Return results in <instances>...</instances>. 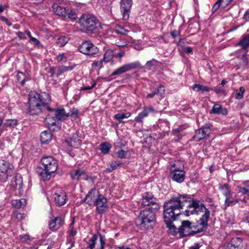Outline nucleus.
Returning a JSON list of instances; mask_svg holds the SVG:
<instances>
[{
    "label": "nucleus",
    "instance_id": "ddd939ff",
    "mask_svg": "<svg viewBox=\"0 0 249 249\" xmlns=\"http://www.w3.org/2000/svg\"><path fill=\"white\" fill-rule=\"evenodd\" d=\"M180 163L181 164L178 167L172 170V180L178 183L183 182L185 178L184 164Z\"/></svg>",
    "mask_w": 249,
    "mask_h": 249
},
{
    "label": "nucleus",
    "instance_id": "2f4dec72",
    "mask_svg": "<svg viewBox=\"0 0 249 249\" xmlns=\"http://www.w3.org/2000/svg\"><path fill=\"white\" fill-rule=\"evenodd\" d=\"M183 130V128L182 126H179L178 128L172 130V136H174L172 140H174L175 142H178L180 141L182 137V135L180 132L182 131Z\"/></svg>",
    "mask_w": 249,
    "mask_h": 249
},
{
    "label": "nucleus",
    "instance_id": "864d4df0",
    "mask_svg": "<svg viewBox=\"0 0 249 249\" xmlns=\"http://www.w3.org/2000/svg\"><path fill=\"white\" fill-rule=\"evenodd\" d=\"M239 202L238 199H235L233 200H230V199L228 200V201L226 202V200H225V206L226 207H228L230 206H232L235 205L236 204L238 203Z\"/></svg>",
    "mask_w": 249,
    "mask_h": 249
},
{
    "label": "nucleus",
    "instance_id": "bb28decb",
    "mask_svg": "<svg viewBox=\"0 0 249 249\" xmlns=\"http://www.w3.org/2000/svg\"><path fill=\"white\" fill-rule=\"evenodd\" d=\"M211 114H222L226 115L228 114L227 109L225 107H222L219 104H215L210 112Z\"/></svg>",
    "mask_w": 249,
    "mask_h": 249
},
{
    "label": "nucleus",
    "instance_id": "f257e3e1",
    "mask_svg": "<svg viewBox=\"0 0 249 249\" xmlns=\"http://www.w3.org/2000/svg\"><path fill=\"white\" fill-rule=\"evenodd\" d=\"M51 100L50 95L46 92L39 93L31 91L28 94V111L32 115H38L46 110L52 111L57 121L68 118L67 113L64 108L52 109L49 107Z\"/></svg>",
    "mask_w": 249,
    "mask_h": 249
},
{
    "label": "nucleus",
    "instance_id": "2eb2a0df",
    "mask_svg": "<svg viewBox=\"0 0 249 249\" xmlns=\"http://www.w3.org/2000/svg\"><path fill=\"white\" fill-rule=\"evenodd\" d=\"M78 49L80 52L87 55H92L98 51V48L89 41L83 42Z\"/></svg>",
    "mask_w": 249,
    "mask_h": 249
},
{
    "label": "nucleus",
    "instance_id": "ea45409f",
    "mask_svg": "<svg viewBox=\"0 0 249 249\" xmlns=\"http://www.w3.org/2000/svg\"><path fill=\"white\" fill-rule=\"evenodd\" d=\"M158 87L157 91L153 92L152 93H149L147 95V98H153L155 95H158L159 94L161 95L163 93L164 91V89L163 86H159L157 85Z\"/></svg>",
    "mask_w": 249,
    "mask_h": 249
},
{
    "label": "nucleus",
    "instance_id": "3c124183",
    "mask_svg": "<svg viewBox=\"0 0 249 249\" xmlns=\"http://www.w3.org/2000/svg\"><path fill=\"white\" fill-rule=\"evenodd\" d=\"M114 31L116 33L122 35H126L128 32L127 30L119 25L115 26Z\"/></svg>",
    "mask_w": 249,
    "mask_h": 249
},
{
    "label": "nucleus",
    "instance_id": "5701e85b",
    "mask_svg": "<svg viewBox=\"0 0 249 249\" xmlns=\"http://www.w3.org/2000/svg\"><path fill=\"white\" fill-rule=\"evenodd\" d=\"M11 185L15 189L20 191L22 189L23 180L20 175L18 174L14 176L11 181Z\"/></svg>",
    "mask_w": 249,
    "mask_h": 249
},
{
    "label": "nucleus",
    "instance_id": "c85d7f7f",
    "mask_svg": "<svg viewBox=\"0 0 249 249\" xmlns=\"http://www.w3.org/2000/svg\"><path fill=\"white\" fill-rule=\"evenodd\" d=\"M52 139V135L49 131L45 130L40 134V141L42 143H48Z\"/></svg>",
    "mask_w": 249,
    "mask_h": 249
},
{
    "label": "nucleus",
    "instance_id": "423d86ee",
    "mask_svg": "<svg viewBox=\"0 0 249 249\" xmlns=\"http://www.w3.org/2000/svg\"><path fill=\"white\" fill-rule=\"evenodd\" d=\"M208 216L205 214L201 215L199 220L196 222H192V230L189 231L187 235L193 236L205 231L208 227Z\"/></svg>",
    "mask_w": 249,
    "mask_h": 249
},
{
    "label": "nucleus",
    "instance_id": "a211bd4d",
    "mask_svg": "<svg viewBox=\"0 0 249 249\" xmlns=\"http://www.w3.org/2000/svg\"><path fill=\"white\" fill-rule=\"evenodd\" d=\"M192 200L193 207L196 209V214H199L201 213H204L202 215H204L206 214L208 216V219H209L210 216V211L206 208L205 205L202 203H200V201L196 199H194Z\"/></svg>",
    "mask_w": 249,
    "mask_h": 249
},
{
    "label": "nucleus",
    "instance_id": "20e7f679",
    "mask_svg": "<svg viewBox=\"0 0 249 249\" xmlns=\"http://www.w3.org/2000/svg\"><path fill=\"white\" fill-rule=\"evenodd\" d=\"M136 225L142 229L150 230L156 224V214L149 209L141 211L135 220Z\"/></svg>",
    "mask_w": 249,
    "mask_h": 249
},
{
    "label": "nucleus",
    "instance_id": "5fc2aeb1",
    "mask_svg": "<svg viewBox=\"0 0 249 249\" xmlns=\"http://www.w3.org/2000/svg\"><path fill=\"white\" fill-rule=\"evenodd\" d=\"M174 43H176L178 46L180 47L181 48H183L185 43H186V40L184 38H179V39L178 41H174Z\"/></svg>",
    "mask_w": 249,
    "mask_h": 249
},
{
    "label": "nucleus",
    "instance_id": "774afa93",
    "mask_svg": "<svg viewBox=\"0 0 249 249\" xmlns=\"http://www.w3.org/2000/svg\"><path fill=\"white\" fill-rule=\"evenodd\" d=\"M222 249H234L231 246L226 243L222 247Z\"/></svg>",
    "mask_w": 249,
    "mask_h": 249
},
{
    "label": "nucleus",
    "instance_id": "9d476101",
    "mask_svg": "<svg viewBox=\"0 0 249 249\" xmlns=\"http://www.w3.org/2000/svg\"><path fill=\"white\" fill-rule=\"evenodd\" d=\"M52 198L55 204L59 207L65 205L68 199L66 192L61 189H58L55 191Z\"/></svg>",
    "mask_w": 249,
    "mask_h": 249
},
{
    "label": "nucleus",
    "instance_id": "a878e982",
    "mask_svg": "<svg viewBox=\"0 0 249 249\" xmlns=\"http://www.w3.org/2000/svg\"><path fill=\"white\" fill-rule=\"evenodd\" d=\"M227 243L234 249H243L244 246L242 239L238 237L232 238L230 242Z\"/></svg>",
    "mask_w": 249,
    "mask_h": 249
},
{
    "label": "nucleus",
    "instance_id": "b1692460",
    "mask_svg": "<svg viewBox=\"0 0 249 249\" xmlns=\"http://www.w3.org/2000/svg\"><path fill=\"white\" fill-rule=\"evenodd\" d=\"M219 189L221 191H224L223 194L225 196L226 202L228 201V199L232 198V193L231 187L228 183H225L223 185L219 184Z\"/></svg>",
    "mask_w": 249,
    "mask_h": 249
},
{
    "label": "nucleus",
    "instance_id": "13d9d810",
    "mask_svg": "<svg viewBox=\"0 0 249 249\" xmlns=\"http://www.w3.org/2000/svg\"><path fill=\"white\" fill-rule=\"evenodd\" d=\"M221 2L222 1L220 0H217L212 7V11L213 13L215 12L219 8Z\"/></svg>",
    "mask_w": 249,
    "mask_h": 249
},
{
    "label": "nucleus",
    "instance_id": "6ab92c4d",
    "mask_svg": "<svg viewBox=\"0 0 249 249\" xmlns=\"http://www.w3.org/2000/svg\"><path fill=\"white\" fill-rule=\"evenodd\" d=\"M155 110L152 106L144 107L142 111L140 112L135 118V121L138 123H142L144 118L147 117L150 113H154Z\"/></svg>",
    "mask_w": 249,
    "mask_h": 249
},
{
    "label": "nucleus",
    "instance_id": "39448f33",
    "mask_svg": "<svg viewBox=\"0 0 249 249\" xmlns=\"http://www.w3.org/2000/svg\"><path fill=\"white\" fill-rule=\"evenodd\" d=\"M79 23L86 32H91L97 28V20L93 15L83 14L79 19Z\"/></svg>",
    "mask_w": 249,
    "mask_h": 249
},
{
    "label": "nucleus",
    "instance_id": "412c9836",
    "mask_svg": "<svg viewBox=\"0 0 249 249\" xmlns=\"http://www.w3.org/2000/svg\"><path fill=\"white\" fill-rule=\"evenodd\" d=\"M152 193L146 192L142 194L141 204L144 206H149L153 201H157Z\"/></svg>",
    "mask_w": 249,
    "mask_h": 249
},
{
    "label": "nucleus",
    "instance_id": "0e129e2a",
    "mask_svg": "<svg viewBox=\"0 0 249 249\" xmlns=\"http://www.w3.org/2000/svg\"><path fill=\"white\" fill-rule=\"evenodd\" d=\"M1 19L2 21L5 22L9 26H10L12 25L11 22H10L7 18H6L4 17H2L1 18Z\"/></svg>",
    "mask_w": 249,
    "mask_h": 249
},
{
    "label": "nucleus",
    "instance_id": "c03bdc74",
    "mask_svg": "<svg viewBox=\"0 0 249 249\" xmlns=\"http://www.w3.org/2000/svg\"><path fill=\"white\" fill-rule=\"evenodd\" d=\"M18 124V121L16 119H7L3 123V126L4 127H14Z\"/></svg>",
    "mask_w": 249,
    "mask_h": 249
},
{
    "label": "nucleus",
    "instance_id": "9b49d317",
    "mask_svg": "<svg viewBox=\"0 0 249 249\" xmlns=\"http://www.w3.org/2000/svg\"><path fill=\"white\" fill-rule=\"evenodd\" d=\"M163 219L169 230H171V199L166 200L163 204Z\"/></svg>",
    "mask_w": 249,
    "mask_h": 249
},
{
    "label": "nucleus",
    "instance_id": "58836bf2",
    "mask_svg": "<svg viewBox=\"0 0 249 249\" xmlns=\"http://www.w3.org/2000/svg\"><path fill=\"white\" fill-rule=\"evenodd\" d=\"M122 162L120 161H112L109 162V167L106 169L108 172H111L117 168V167L121 164Z\"/></svg>",
    "mask_w": 249,
    "mask_h": 249
},
{
    "label": "nucleus",
    "instance_id": "8fccbe9b",
    "mask_svg": "<svg viewBox=\"0 0 249 249\" xmlns=\"http://www.w3.org/2000/svg\"><path fill=\"white\" fill-rule=\"evenodd\" d=\"M245 91V89L243 87H241L239 89L236 90L235 94V99L240 100L243 98V94Z\"/></svg>",
    "mask_w": 249,
    "mask_h": 249
},
{
    "label": "nucleus",
    "instance_id": "f3484780",
    "mask_svg": "<svg viewBox=\"0 0 249 249\" xmlns=\"http://www.w3.org/2000/svg\"><path fill=\"white\" fill-rule=\"evenodd\" d=\"M185 229H188L189 231L192 230V222L189 220H182L181 221V225L178 228H177L176 226L172 223V231L175 232H179L182 237L188 235L187 233L186 234H184Z\"/></svg>",
    "mask_w": 249,
    "mask_h": 249
},
{
    "label": "nucleus",
    "instance_id": "4d7b16f0",
    "mask_svg": "<svg viewBox=\"0 0 249 249\" xmlns=\"http://www.w3.org/2000/svg\"><path fill=\"white\" fill-rule=\"evenodd\" d=\"M104 61L103 59H101V60L94 61L92 63V66L95 67L96 69H100L103 66V64Z\"/></svg>",
    "mask_w": 249,
    "mask_h": 249
},
{
    "label": "nucleus",
    "instance_id": "473e14b6",
    "mask_svg": "<svg viewBox=\"0 0 249 249\" xmlns=\"http://www.w3.org/2000/svg\"><path fill=\"white\" fill-rule=\"evenodd\" d=\"M242 184L244 186H237L239 192L243 195L249 196V180L243 181Z\"/></svg>",
    "mask_w": 249,
    "mask_h": 249
},
{
    "label": "nucleus",
    "instance_id": "e2e57ef3",
    "mask_svg": "<svg viewBox=\"0 0 249 249\" xmlns=\"http://www.w3.org/2000/svg\"><path fill=\"white\" fill-rule=\"evenodd\" d=\"M201 246L202 245H200V244L196 243L193 246L189 247V249H199Z\"/></svg>",
    "mask_w": 249,
    "mask_h": 249
},
{
    "label": "nucleus",
    "instance_id": "f03ea898",
    "mask_svg": "<svg viewBox=\"0 0 249 249\" xmlns=\"http://www.w3.org/2000/svg\"><path fill=\"white\" fill-rule=\"evenodd\" d=\"M190 195L184 194H178L172 196V222L176 220L178 216L180 215V213H176L175 211L182 209L186 203L188 202L187 209L185 211L184 214L189 216L191 214L196 213L195 209L193 207L192 200Z\"/></svg>",
    "mask_w": 249,
    "mask_h": 249
},
{
    "label": "nucleus",
    "instance_id": "c9c22d12",
    "mask_svg": "<svg viewBox=\"0 0 249 249\" xmlns=\"http://www.w3.org/2000/svg\"><path fill=\"white\" fill-rule=\"evenodd\" d=\"M237 45L242 49H247L249 47V34L244 35Z\"/></svg>",
    "mask_w": 249,
    "mask_h": 249
},
{
    "label": "nucleus",
    "instance_id": "603ef678",
    "mask_svg": "<svg viewBox=\"0 0 249 249\" xmlns=\"http://www.w3.org/2000/svg\"><path fill=\"white\" fill-rule=\"evenodd\" d=\"M64 17H67L71 19H75L77 18L76 14L71 10H67L65 16Z\"/></svg>",
    "mask_w": 249,
    "mask_h": 249
},
{
    "label": "nucleus",
    "instance_id": "37998d69",
    "mask_svg": "<svg viewBox=\"0 0 249 249\" xmlns=\"http://www.w3.org/2000/svg\"><path fill=\"white\" fill-rule=\"evenodd\" d=\"M210 90H213L217 94L223 95L224 96L227 94L225 89L220 86H217L216 87L211 88Z\"/></svg>",
    "mask_w": 249,
    "mask_h": 249
},
{
    "label": "nucleus",
    "instance_id": "6e6d98bb",
    "mask_svg": "<svg viewBox=\"0 0 249 249\" xmlns=\"http://www.w3.org/2000/svg\"><path fill=\"white\" fill-rule=\"evenodd\" d=\"M100 237V247L97 249H104L106 242L104 236L101 234H99Z\"/></svg>",
    "mask_w": 249,
    "mask_h": 249
},
{
    "label": "nucleus",
    "instance_id": "cd10ccee",
    "mask_svg": "<svg viewBox=\"0 0 249 249\" xmlns=\"http://www.w3.org/2000/svg\"><path fill=\"white\" fill-rule=\"evenodd\" d=\"M161 63L155 59L147 61L144 66L145 69L148 70H156L160 68Z\"/></svg>",
    "mask_w": 249,
    "mask_h": 249
},
{
    "label": "nucleus",
    "instance_id": "393cba45",
    "mask_svg": "<svg viewBox=\"0 0 249 249\" xmlns=\"http://www.w3.org/2000/svg\"><path fill=\"white\" fill-rule=\"evenodd\" d=\"M71 177L73 180H78L82 176L86 177L87 175L83 168L73 170L70 172Z\"/></svg>",
    "mask_w": 249,
    "mask_h": 249
},
{
    "label": "nucleus",
    "instance_id": "338daca9",
    "mask_svg": "<svg viewBox=\"0 0 249 249\" xmlns=\"http://www.w3.org/2000/svg\"><path fill=\"white\" fill-rule=\"evenodd\" d=\"M124 51H121L119 53H118L115 56L116 57L121 58L122 57H123L124 55Z\"/></svg>",
    "mask_w": 249,
    "mask_h": 249
},
{
    "label": "nucleus",
    "instance_id": "dca6fc26",
    "mask_svg": "<svg viewBox=\"0 0 249 249\" xmlns=\"http://www.w3.org/2000/svg\"><path fill=\"white\" fill-rule=\"evenodd\" d=\"M100 195L99 191L95 188H93L89 191L83 202L89 206L93 205Z\"/></svg>",
    "mask_w": 249,
    "mask_h": 249
},
{
    "label": "nucleus",
    "instance_id": "79ce46f5",
    "mask_svg": "<svg viewBox=\"0 0 249 249\" xmlns=\"http://www.w3.org/2000/svg\"><path fill=\"white\" fill-rule=\"evenodd\" d=\"M26 204V200L25 199H16L12 202V205L16 208L19 209L24 206Z\"/></svg>",
    "mask_w": 249,
    "mask_h": 249
},
{
    "label": "nucleus",
    "instance_id": "e433bc0d",
    "mask_svg": "<svg viewBox=\"0 0 249 249\" xmlns=\"http://www.w3.org/2000/svg\"><path fill=\"white\" fill-rule=\"evenodd\" d=\"M131 115V113L129 112H127L125 113L124 112H121V113H118L116 114H115L114 116V119L117 120L119 122V123L123 122V120L125 118H128Z\"/></svg>",
    "mask_w": 249,
    "mask_h": 249
},
{
    "label": "nucleus",
    "instance_id": "de8ad7c7",
    "mask_svg": "<svg viewBox=\"0 0 249 249\" xmlns=\"http://www.w3.org/2000/svg\"><path fill=\"white\" fill-rule=\"evenodd\" d=\"M150 211L152 212H157L160 209V206L159 203L157 202V201H153L149 206Z\"/></svg>",
    "mask_w": 249,
    "mask_h": 249
},
{
    "label": "nucleus",
    "instance_id": "49530a36",
    "mask_svg": "<svg viewBox=\"0 0 249 249\" xmlns=\"http://www.w3.org/2000/svg\"><path fill=\"white\" fill-rule=\"evenodd\" d=\"M79 114V110L76 108H72L70 110V111L67 113L68 118L71 116L74 119H76L78 117Z\"/></svg>",
    "mask_w": 249,
    "mask_h": 249
},
{
    "label": "nucleus",
    "instance_id": "4c0bfd02",
    "mask_svg": "<svg viewBox=\"0 0 249 249\" xmlns=\"http://www.w3.org/2000/svg\"><path fill=\"white\" fill-rule=\"evenodd\" d=\"M113 52L111 49H108L107 50L104 54V57L103 58L104 62H108L111 60L113 56Z\"/></svg>",
    "mask_w": 249,
    "mask_h": 249
},
{
    "label": "nucleus",
    "instance_id": "09e8293b",
    "mask_svg": "<svg viewBox=\"0 0 249 249\" xmlns=\"http://www.w3.org/2000/svg\"><path fill=\"white\" fill-rule=\"evenodd\" d=\"M68 40L69 39L67 37L61 36L57 39L56 43L59 46L62 47L64 46Z\"/></svg>",
    "mask_w": 249,
    "mask_h": 249
},
{
    "label": "nucleus",
    "instance_id": "72a5a7b5",
    "mask_svg": "<svg viewBox=\"0 0 249 249\" xmlns=\"http://www.w3.org/2000/svg\"><path fill=\"white\" fill-rule=\"evenodd\" d=\"M75 65H72L71 66H59L58 67H56L54 69V71L56 73V76H58L61 75L63 72L67 71H71L74 68Z\"/></svg>",
    "mask_w": 249,
    "mask_h": 249
},
{
    "label": "nucleus",
    "instance_id": "1a4fd4ad",
    "mask_svg": "<svg viewBox=\"0 0 249 249\" xmlns=\"http://www.w3.org/2000/svg\"><path fill=\"white\" fill-rule=\"evenodd\" d=\"M138 68H142L139 61L127 63L115 70L111 76L118 75Z\"/></svg>",
    "mask_w": 249,
    "mask_h": 249
},
{
    "label": "nucleus",
    "instance_id": "f704fd0d",
    "mask_svg": "<svg viewBox=\"0 0 249 249\" xmlns=\"http://www.w3.org/2000/svg\"><path fill=\"white\" fill-rule=\"evenodd\" d=\"M96 84V82L93 79H88L85 83L83 84V87L80 90H88L92 89Z\"/></svg>",
    "mask_w": 249,
    "mask_h": 249
},
{
    "label": "nucleus",
    "instance_id": "4468645a",
    "mask_svg": "<svg viewBox=\"0 0 249 249\" xmlns=\"http://www.w3.org/2000/svg\"><path fill=\"white\" fill-rule=\"evenodd\" d=\"M132 4V0H121L120 10L124 20H127L129 18Z\"/></svg>",
    "mask_w": 249,
    "mask_h": 249
},
{
    "label": "nucleus",
    "instance_id": "bf43d9fd",
    "mask_svg": "<svg viewBox=\"0 0 249 249\" xmlns=\"http://www.w3.org/2000/svg\"><path fill=\"white\" fill-rule=\"evenodd\" d=\"M126 154L127 152L123 149L119 150L117 152L118 157L120 158H124L126 157Z\"/></svg>",
    "mask_w": 249,
    "mask_h": 249
},
{
    "label": "nucleus",
    "instance_id": "c756f323",
    "mask_svg": "<svg viewBox=\"0 0 249 249\" xmlns=\"http://www.w3.org/2000/svg\"><path fill=\"white\" fill-rule=\"evenodd\" d=\"M192 89L193 90L202 94L204 92L209 91L211 89V88L198 84H195L192 87Z\"/></svg>",
    "mask_w": 249,
    "mask_h": 249
},
{
    "label": "nucleus",
    "instance_id": "a18cd8bd",
    "mask_svg": "<svg viewBox=\"0 0 249 249\" xmlns=\"http://www.w3.org/2000/svg\"><path fill=\"white\" fill-rule=\"evenodd\" d=\"M98 236L96 234H94L89 239L88 248L89 249H93L95 248Z\"/></svg>",
    "mask_w": 249,
    "mask_h": 249
},
{
    "label": "nucleus",
    "instance_id": "7ed1b4c3",
    "mask_svg": "<svg viewBox=\"0 0 249 249\" xmlns=\"http://www.w3.org/2000/svg\"><path fill=\"white\" fill-rule=\"evenodd\" d=\"M42 167H38L36 172L43 181L49 180L51 174L57 169L58 164L56 160L52 156L43 157L41 160Z\"/></svg>",
    "mask_w": 249,
    "mask_h": 249
},
{
    "label": "nucleus",
    "instance_id": "aec40b11",
    "mask_svg": "<svg viewBox=\"0 0 249 249\" xmlns=\"http://www.w3.org/2000/svg\"><path fill=\"white\" fill-rule=\"evenodd\" d=\"M64 219L62 216H57L49 222V229L53 231H56L64 224Z\"/></svg>",
    "mask_w": 249,
    "mask_h": 249
},
{
    "label": "nucleus",
    "instance_id": "052dcab7",
    "mask_svg": "<svg viewBox=\"0 0 249 249\" xmlns=\"http://www.w3.org/2000/svg\"><path fill=\"white\" fill-rule=\"evenodd\" d=\"M242 221L243 222L248 223L249 226V212H247L244 213Z\"/></svg>",
    "mask_w": 249,
    "mask_h": 249
},
{
    "label": "nucleus",
    "instance_id": "4be33fe9",
    "mask_svg": "<svg viewBox=\"0 0 249 249\" xmlns=\"http://www.w3.org/2000/svg\"><path fill=\"white\" fill-rule=\"evenodd\" d=\"M57 119L52 111H50V113L48 114L45 119V123L49 128L53 131L55 130V128H52L53 126L56 127Z\"/></svg>",
    "mask_w": 249,
    "mask_h": 249
},
{
    "label": "nucleus",
    "instance_id": "69168bd1",
    "mask_svg": "<svg viewBox=\"0 0 249 249\" xmlns=\"http://www.w3.org/2000/svg\"><path fill=\"white\" fill-rule=\"evenodd\" d=\"M184 52L186 53L193 54V49L191 47L186 48Z\"/></svg>",
    "mask_w": 249,
    "mask_h": 249
},
{
    "label": "nucleus",
    "instance_id": "680f3d73",
    "mask_svg": "<svg viewBox=\"0 0 249 249\" xmlns=\"http://www.w3.org/2000/svg\"><path fill=\"white\" fill-rule=\"evenodd\" d=\"M66 59L64 53L59 54L56 57V59L58 62H61Z\"/></svg>",
    "mask_w": 249,
    "mask_h": 249
},
{
    "label": "nucleus",
    "instance_id": "f8f14e48",
    "mask_svg": "<svg viewBox=\"0 0 249 249\" xmlns=\"http://www.w3.org/2000/svg\"><path fill=\"white\" fill-rule=\"evenodd\" d=\"M93 206L96 207V210L98 214L104 213L108 209L107 198L100 194Z\"/></svg>",
    "mask_w": 249,
    "mask_h": 249
},
{
    "label": "nucleus",
    "instance_id": "a19ab883",
    "mask_svg": "<svg viewBox=\"0 0 249 249\" xmlns=\"http://www.w3.org/2000/svg\"><path fill=\"white\" fill-rule=\"evenodd\" d=\"M100 149L102 153L107 154L109 152L111 148V145L108 142H104L100 144Z\"/></svg>",
    "mask_w": 249,
    "mask_h": 249
},
{
    "label": "nucleus",
    "instance_id": "0eeeda50",
    "mask_svg": "<svg viewBox=\"0 0 249 249\" xmlns=\"http://www.w3.org/2000/svg\"><path fill=\"white\" fill-rule=\"evenodd\" d=\"M13 166L6 159H0V181H6L13 173Z\"/></svg>",
    "mask_w": 249,
    "mask_h": 249
},
{
    "label": "nucleus",
    "instance_id": "7c9ffc66",
    "mask_svg": "<svg viewBox=\"0 0 249 249\" xmlns=\"http://www.w3.org/2000/svg\"><path fill=\"white\" fill-rule=\"evenodd\" d=\"M52 8L53 9V11L56 13V14L59 16H61L62 17H64V16H65L67 10L65 7L61 6L57 3H54L53 5Z\"/></svg>",
    "mask_w": 249,
    "mask_h": 249
},
{
    "label": "nucleus",
    "instance_id": "6e6552de",
    "mask_svg": "<svg viewBox=\"0 0 249 249\" xmlns=\"http://www.w3.org/2000/svg\"><path fill=\"white\" fill-rule=\"evenodd\" d=\"M211 127V125L210 124H205L201 128L196 130L195 135L193 138V140L198 142L202 139L209 137Z\"/></svg>",
    "mask_w": 249,
    "mask_h": 249
}]
</instances>
